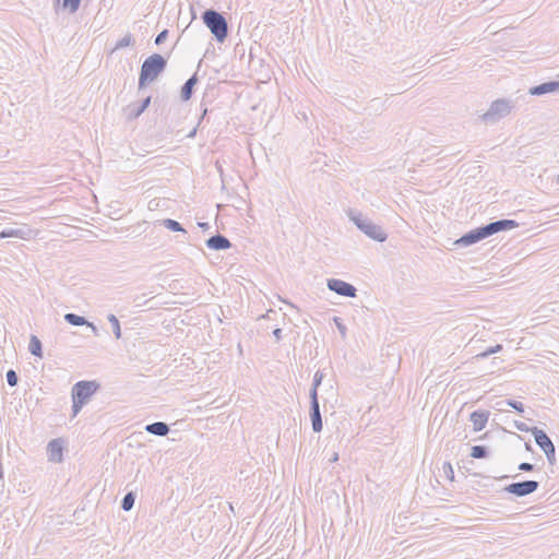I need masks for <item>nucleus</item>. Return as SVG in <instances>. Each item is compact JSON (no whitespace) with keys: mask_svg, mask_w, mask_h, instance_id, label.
I'll use <instances>...</instances> for the list:
<instances>
[{"mask_svg":"<svg viewBox=\"0 0 559 559\" xmlns=\"http://www.w3.org/2000/svg\"><path fill=\"white\" fill-rule=\"evenodd\" d=\"M167 62V58L160 53L148 56L141 66L139 90L155 81L166 70Z\"/></svg>","mask_w":559,"mask_h":559,"instance_id":"f257e3e1","label":"nucleus"},{"mask_svg":"<svg viewBox=\"0 0 559 559\" xmlns=\"http://www.w3.org/2000/svg\"><path fill=\"white\" fill-rule=\"evenodd\" d=\"M348 218L362 231L367 237L378 242L386 240L388 235L381 226L374 224L369 217L360 212L349 210L347 212Z\"/></svg>","mask_w":559,"mask_h":559,"instance_id":"f03ea898","label":"nucleus"},{"mask_svg":"<svg viewBox=\"0 0 559 559\" xmlns=\"http://www.w3.org/2000/svg\"><path fill=\"white\" fill-rule=\"evenodd\" d=\"M202 21L218 43H224L228 36L226 17L214 9H206L202 13Z\"/></svg>","mask_w":559,"mask_h":559,"instance_id":"7ed1b4c3","label":"nucleus"},{"mask_svg":"<svg viewBox=\"0 0 559 559\" xmlns=\"http://www.w3.org/2000/svg\"><path fill=\"white\" fill-rule=\"evenodd\" d=\"M515 103L511 99L499 98L493 100L488 110L480 116V119L486 123H496L502 118L507 117L514 108Z\"/></svg>","mask_w":559,"mask_h":559,"instance_id":"20e7f679","label":"nucleus"},{"mask_svg":"<svg viewBox=\"0 0 559 559\" xmlns=\"http://www.w3.org/2000/svg\"><path fill=\"white\" fill-rule=\"evenodd\" d=\"M100 388V384L95 381H88V380H81L78 381L71 390V396L72 400H78L82 404H86L92 395H94L98 389Z\"/></svg>","mask_w":559,"mask_h":559,"instance_id":"39448f33","label":"nucleus"},{"mask_svg":"<svg viewBox=\"0 0 559 559\" xmlns=\"http://www.w3.org/2000/svg\"><path fill=\"white\" fill-rule=\"evenodd\" d=\"M532 435L534 437L536 444L545 453L548 463L550 465H555L556 464V448H555V444L551 441V439L548 437V435L544 430H542L537 427H533Z\"/></svg>","mask_w":559,"mask_h":559,"instance_id":"423d86ee","label":"nucleus"},{"mask_svg":"<svg viewBox=\"0 0 559 559\" xmlns=\"http://www.w3.org/2000/svg\"><path fill=\"white\" fill-rule=\"evenodd\" d=\"M538 487L539 483L536 480H522L507 485L503 488V491L521 498L535 492L538 489Z\"/></svg>","mask_w":559,"mask_h":559,"instance_id":"0eeeda50","label":"nucleus"},{"mask_svg":"<svg viewBox=\"0 0 559 559\" xmlns=\"http://www.w3.org/2000/svg\"><path fill=\"white\" fill-rule=\"evenodd\" d=\"M326 286L331 292L343 297L354 298L357 296V288L353 284L338 278H329Z\"/></svg>","mask_w":559,"mask_h":559,"instance_id":"6e6552de","label":"nucleus"},{"mask_svg":"<svg viewBox=\"0 0 559 559\" xmlns=\"http://www.w3.org/2000/svg\"><path fill=\"white\" fill-rule=\"evenodd\" d=\"M488 235L486 233L485 226H479L477 228H474L463 236H461L459 239L454 241V245L456 247H468L474 243H477L478 241L487 238Z\"/></svg>","mask_w":559,"mask_h":559,"instance_id":"1a4fd4ad","label":"nucleus"},{"mask_svg":"<svg viewBox=\"0 0 559 559\" xmlns=\"http://www.w3.org/2000/svg\"><path fill=\"white\" fill-rule=\"evenodd\" d=\"M310 397V419L312 425V430L314 432H321L323 428L322 417L320 413L319 397L318 395L312 394Z\"/></svg>","mask_w":559,"mask_h":559,"instance_id":"9d476101","label":"nucleus"},{"mask_svg":"<svg viewBox=\"0 0 559 559\" xmlns=\"http://www.w3.org/2000/svg\"><path fill=\"white\" fill-rule=\"evenodd\" d=\"M484 226L488 237H490L499 231L511 230L513 228H516L519 226V223L514 219L503 218L490 222Z\"/></svg>","mask_w":559,"mask_h":559,"instance_id":"9b49d317","label":"nucleus"},{"mask_svg":"<svg viewBox=\"0 0 559 559\" xmlns=\"http://www.w3.org/2000/svg\"><path fill=\"white\" fill-rule=\"evenodd\" d=\"M151 96L145 97L140 104L133 103L129 104L124 108L126 116L129 120H134L139 118L150 106Z\"/></svg>","mask_w":559,"mask_h":559,"instance_id":"f8f14e48","label":"nucleus"},{"mask_svg":"<svg viewBox=\"0 0 559 559\" xmlns=\"http://www.w3.org/2000/svg\"><path fill=\"white\" fill-rule=\"evenodd\" d=\"M559 92V81H548L538 85L532 86L528 93L533 96H542L549 93Z\"/></svg>","mask_w":559,"mask_h":559,"instance_id":"ddd939ff","label":"nucleus"},{"mask_svg":"<svg viewBox=\"0 0 559 559\" xmlns=\"http://www.w3.org/2000/svg\"><path fill=\"white\" fill-rule=\"evenodd\" d=\"M205 243L206 247L211 250H226L231 247L230 240L222 234L211 236L209 239H206Z\"/></svg>","mask_w":559,"mask_h":559,"instance_id":"4468645a","label":"nucleus"},{"mask_svg":"<svg viewBox=\"0 0 559 559\" xmlns=\"http://www.w3.org/2000/svg\"><path fill=\"white\" fill-rule=\"evenodd\" d=\"M49 460L52 462L62 461L63 442L61 439H52L47 445Z\"/></svg>","mask_w":559,"mask_h":559,"instance_id":"2eb2a0df","label":"nucleus"},{"mask_svg":"<svg viewBox=\"0 0 559 559\" xmlns=\"http://www.w3.org/2000/svg\"><path fill=\"white\" fill-rule=\"evenodd\" d=\"M488 411H474L469 416V420L472 421L475 431L483 430L488 421Z\"/></svg>","mask_w":559,"mask_h":559,"instance_id":"dca6fc26","label":"nucleus"},{"mask_svg":"<svg viewBox=\"0 0 559 559\" xmlns=\"http://www.w3.org/2000/svg\"><path fill=\"white\" fill-rule=\"evenodd\" d=\"M32 234L29 228H12L8 227L0 231V238H20V239H28Z\"/></svg>","mask_w":559,"mask_h":559,"instance_id":"f3484780","label":"nucleus"},{"mask_svg":"<svg viewBox=\"0 0 559 559\" xmlns=\"http://www.w3.org/2000/svg\"><path fill=\"white\" fill-rule=\"evenodd\" d=\"M198 81H199L198 75H197V73H194L181 86L180 98L182 102H188L191 99L192 94H193V88L197 85Z\"/></svg>","mask_w":559,"mask_h":559,"instance_id":"a211bd4d","label":"nucleus"},{"mask_svg":"<svg viewBox=\"0 0 559 559\" xmlns=\"http://www.w3.org/2000/svg\"><path fill=\"white\" fill-rule=\"evenodd\" d=\"M169 430V426L164 421H155L145 426L146 432L158 437L167 436Z\"/></svg>","mask_w":559,"mask_h":559,"instance_id":"6ab92c4d","label":"nucleus"},{"mask_svg":"<svg viewBox=\"0 0 559 559\" xmlns=\"http://www.w3.org/2000/svg\"><path fill=\"white\" fill-rule=\"evenodd\" d=\"M28 350L35 357H43V344L36 335H31Z\"/></svg>","mask_w":559,"mask_h":559,"instance_id":"aec40b11","label":"nucleus"},{"mask_svg":"<svg viewBox=\"0 0 559 559\" xmlns=\"http://www.w3.org/2000/svg\"><path fill=\"white\" fill-rule=\"evenodd\" d=\"M62 10L74 14L80 9L82 0H57Z\"/></svg>","mask_w":559,"mask_h":559,"instance_id":"412c9836","label":"nucleus"},{"mask_svg":"<svg viewBox=\"0 0 559 559\" xmlns=\"http://www.w3.org/2000/svg\"><path fill=\"white\" fill-rule=\"evenodd\" d=\"M64 320L69 324L74 325V326H82V325L90 324V322L84 317L72 313V312L64 314Z\"/></svg>","mask_w":559,"mask_h":559,"instance_id":"4be33fe9","label":"nucleus"},{"mask_svg":"<svg viewBox=\"0 0 559 559\" xmlns=\"http://www.w3.org/2000/svg\"><path fill=\"white\" fill-rule=\"evenodd\" d=\"M160 225L171 231H175V233L180 231V233L187 234V230L182 227V225L175 219L165 218V219L160 221Z\"/></svg>","mask_w":559,"mask_h":559,"instance_id":"5701e85b","label":"nucleus"},{"mask_svg":"<svg viewBox=\"0 0 559 559\" xmlns=\"http://www.w3.org/2000/svg\"><path fill=\"white\" fill-rule=\"evenodd\" d=\"M135 497L133 491L127 492L121 500V509L123 511H130L134 506Z\"/></svg>","mask_w":559,"mask_h":559,"instance_id":"b1692460","label":"nucleus"},{"mask_svg":"<svg viewBox=\"0 0 559 559\" xmlns=\"http://www.w3.org/2000/svg\"><path fill=\"white\" fill-rule=\"evenodd\" d=\"M489 455V450L486 445H474L471 450V456L474 459H486Z\"/></svg>","mask_w":559,"mask_h":559,"instance_id":"393cba45","label":"nucleus"},{"mask_svg":"<svg viewBox=\"0 0 559 559\" xmlns=\"http://www.w3.org/2000/svg\"><path fill=\"white\" fill-rule=\"evenodd\" d=\"M107 319L109 321V323L111 324V328H112V333L115 335V337L117 340L121 338V326H120V322L118 320V318L110 313L107 316Z\"/></svg>","mask_w":559,"mask_h":559,"instance_id":"a878e982","label":"nucleus"},{"mask_svg":"<svg viewBox=\"0 0 559 559\" xmlns=\"http://www.w3.org/2000/svg\"><path fill=\"white\" fill-rule=\"evenodd\" d=\"M134 43H135V40H134L132 34L128 33L121 39H119L117 41V44L114 47V51L124 48V47L133 46Z\"/></svg>","mask_w":559,"mask_h":559,"instance_id":"bb28decb","label":"nucleus"},{"mask_svg":"<svg viewBox=\"0 0 559 559\" xmlns=\"http://www.w3.org/2000/svg\"><path fill=\"white\" fill-rule=\"evenodd\" d=\"M323 377L324 376L321 370L316 371V373L313 376L312 385L309 391V396H312L313 392H314V395H318V388L321 385Z\"/></svg>","mask_w":559,"mask_h":559,"instance_id":"cd10ccee","label":"nucleus"},{"mask_svg":"<svg viewBox=\"0 0 559 559\" xmlns=\"http://www.w3.org/2000/svg\"><path fill=\"white\" fill-rule=\"evenodd\" d=\"M5 379L10 386H15L19 382L17 373L13 369L7 371Z\"/></svg>","mask_w":559,"mask_h":559,"instance_id":"c85d7f7f","label":"nucleus"},{"mask_svg":"<svg viewBox=\"0 0 559 559\" xmlns=\"http://www.w3.org/2000/svg\"><path fill=\"white\" fill-rule=\"evenodd\" d=\"M502 403H506L508 406L515 409L518 413L524 412V405L519 401L508 399V400L503 401Z\"/></svg>","mask_w":559,"mask_h":559,"instance_id":"c756f323","label":"nucleus"},{"mask_svg":"<svg viewBox=\"0 0 559 559\" xmlns=\"http://www.w3.org/2000/svg\"><path fill=\"white\" fill-rule=\"evenodd\" d=\"M442 471H443L444 476L449 480H451V481L454 480V471H453V467H452L450 462H444L443 463Z\"/></svg>","mask_w":559,"mask_h":559,"instance_id":"7c9ffc66","label":"nucleus"},{"mask_svg":"<svg viewBox=\"0 0 559 559\" xmlns=\"http://www.w3.org/2000/svg\"><path fill=\"white\" fill-rule=\"evenodd\" d=\"M501 349H502V345L501 344H497V345H495L492 347H489L487 350H485L484 353L479 354L478 356L483 357V358H486V357H488L491 354L500 352Z\"/></svg>","mask_w":559,"mask_h":559,"instance_id":"2f4dec72","label":"nucleus"},{"mask_svg":"<svg viewBox=\"0 0 559 559\" xmlns=\"http://www.w3.org/2000/svg\"><path fill=\"white\" fill-rule=\"evenodd\" d=\"M333 321H334V323H335V325H336L337 330H338V331H340V333L342 334V336H343V337H345L347 329H346V326L344 325V323L342 322V319H341V318H338V317H334V318H333Z\"/></svg>","mask_w":559,"mask_h":559,"instance_id":"473e14b6","label":"nucleus"},{"mask_svg":"<svg viewBox=\"0 0 559 559\" xmlns=\"http://www.w3.org/2000/svg\"><path fill=\"white\" fill-rule=\"evenodd\" d=\"M168 37V29H164L160 33L157 34L155 37V44L160 45L163 44Z\"/></svg>","mask_w":559,"mask_h":559,"instance_id":"72a5a7b5","label":"nucleus"},{"mask_svg":"<svg viewBox=\"0 0 559 559\" xmlns=\"http://www.w3.org/2000/svg\"><path fill=\"white\" fill-rule=\"evenodd\" d=\"M514 426L518 430L520 431H523V432H531L532 433V429L533 427H528L525 423H522V421H515L514 423Z\"/></svg>","mask_w":559,"mask_h":559,"instance_id":"f704fd0d","label":"nucleus"},{"mask_svg":"<svg viewBox=\"0 0 559 559\" xmlns=\"http://www.w3.org/2000/svg\"><path fill=\"white\" fill-rule=\"evenodd\" d=\"M83 406H84V404H82L78 400H72V413H73V416H76L81 412Z\"/></svg>","mask_w":559,"mask_h":559,"instance_id":"c9c22d12","label":"nucleus"},{"mask_svg":"<svg viewBox=\"0 0 559 559\" xmlns=\"http://www.w3.org/2000/svg\"><path fill=\"white\" fill-rule=\"evenodd\" d=\"M518 468L521 472H526L527 473V472H533L535 466L533 464H531V463L523 462V463L519 464Z\"/></svg>","mask_w":559,"mask_h":559,"instance_id":"e433bc0d","label":"nucleus"},{"mask_svg":"<svg viewBox=\"0 0 559 559\" xmlns=\"http://www.w3.org/2000/svg\"><path fill=\"white\" fill-rule=\"evenodd\" d=\"M383 106V102L380 99V98H373L371 102H370V108H374L376 110L379 108V107H382Z\"/></svg>","mask_w":559,"mask_h":559,"instance_id":"4c0bfd02","label":"nucleus"},{"mask_svg":"<svg viewBox=\"0 0 559 559\" xmlns=\"http://www.w3.org/2000/svg\"><path fill=\"white\" fill-rule=\"evenodd\" d=\"M282 329L280 328H276L274 331H273V335L276 340V342H280L282 340Z\"/></svg>","mask_w":559,"mask_h":559,"instance_id":"58836bf2","label":"nucleus"},{"mask_svg":"<svg viewBox=\"0 0 559 559\" xmlns=\"http://www.w3.org/2000/svg\"><path fill=\"white\" fill-rule=\"evenodd\" d=\"M198 226H199L202 230H207V229H210V224H209V223H205V222H199V223H198Z\"/></svg>","mask_w":559,"mask_h":559,"instance_id":"ea45409f","label":"nucleus"},{"mask_svg":"<svg viewBox=\"0 0 559 559\" xmlns=\"http://www.w3.org/2000/svg\"><path fill=\"white\" fill-rule=\"evenodd\" d=\"M337 460H338V453L337 452H333V454H332V456L330 457L329 461L331 463H335V462H337Z\"/></svg>","mask_w":559,"mask_h":559,"instance_id":"a19ab883","label":"nucleus"},{"mask_svg":"<svg viewBox=\"0 0 559 559\" xmlns=\"http://www.w3.org/2000/svg\"><path fill=\"white\" fill-rule=\"evenodd\" d=\"M524 445H525V450H526V451H533V448H532V445H531V443H530V442H525V444H524Z\"/></svg>","mask_w":559,"mask_h":559,"instance_id":"79ce46f5","label":"nucleus"},{"mask_svg":"<svg viewBox=\"0 0 559 559\" xmlns=\"http://www.w3.org/2000/svg\"><path fill=\"white\" fill-rule=\"evenodd\" d=\"M206 114H207V109L205 108V109L203 110V112H202V116H201V119H200V121H199V124H200V123H201V121L205 118Z\"/></svg>","mask_w":559,"mask_h":559,"instance_id":"37998d69","label":"nucleus"},{"mask_svg":"<svg viewBox=\"0 0 559 559\" xmlns=\"http://www.w3.org/2000/svg\"><path fill=\"white\" fill-rule=\"evenodd\" d=\"M197 133V128H194L190 133L188 134L189 138H193Z\"/></svg>","mask_w":559,"mask_h":559,"instance_id":"c03bdc74","label":"nucleus"},{"mask_svg":"<svg viewBox=\"0 0 559 559\" xmlns=\"http://www.w3.org/2000/svg\"><path fill=\"white\" fill-rule=\"evenodd\" d=\"M87 325L92 328V330L95 334L97 333V328L93 323L90 322V324H87Z\"/></svg>","mask_w":559,"mask_h":559,"instance_id":"a18cd8bd","label":"nucleus"},{"mask_svg":"<svg viewBox=\"0 0 559 559\" xmlns=\"http://www.w3.org/2000/svg\"><path fill=\"white\" fill-rule=\"evenodd\" d=\"M557 181H558V183H559V174H558V180H557Z\"/></svg>","mask_w":559,"mask_h":559,"instance_id":"49530a36","label":"nucleus"}]
</instances>
